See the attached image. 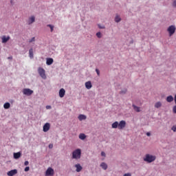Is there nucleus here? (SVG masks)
Instances as JSON below:
<instances>
[{
	"instance_id": "nucleus-3",
	"label": "nucleus",
	"mask_w": 176,
	"mask_h": 176,
	"mask_svg": "<svg viewBox=\"0 0 176 176\" xmlns=\"http://www.w3.org/2000/svg\"><path fill=\"white\" fill-rule=\"evenodd\" d=\"M38 74L40 75V76H41L43 79H46V74H45V71L44 70L43 68H42V67H38Z\"/></svg>"
},
{
	"instance_id": "nucleus-37",
	"label": "nucleus",
	"mask_w": 176,
	"mask_h": 176,
	"mask_svg": "<svg viewBox=\"0 0 176 176\" xmlns=\"http://www.w3.org/2000/svg\"><path fill=\"white\" fill-rule=\"evenodd\" d=\"M49 148H50V149H52V148H53V144H49Z\"/></svg>"
},
{
	"instance_id": "nucleus-42",
	"label": "nucleus",
	"mask_w": 176,
	"mask_h": 176,
	"mask_svg": "<svg viewBox=\"0 0 176 176\" xmlns=\"http://www.w3.org/2000/svg\"><path fill=\"white\" fill-rule=\"evenodd\" d=\"M175 104H176V94H175Z\"/></svg>"
},
{
	"instance_id": "nucleus-29",
	"label": "nucleus",
	"mask_w": 176,
	"mask_h": 176,
	"mask_svg": "<svg viewBox=\"0 0 176 176\" xmlns=\"http://www.w3.org/2000/svg\"><path fill=\"white\" fill-rule=\"evenodd\" d=\"M96 36L98 37V38H101V32H98V33H96Z\"/></svg>"
},
{
	"instance_id": "nucleus-10",
	"label": "nucleus",
	"mask_w": 176,
	"mask_h": 176,
	"mask_svg": "<svg viewBox=\"0 0 176 176\" xmlns=\"http://www.w3.org/2000/svg\"><path fill=\"white\" fill-rule=\"evenodd\" d=\"M74 167H76V171L77 172V173H80V171H82V166H80V164H76L75 166H74Z\"/></svg>"
},
{
	"instance_id": "nucleus-25",
	"label": "nucleus",
	"mask_w": 176,
	"mask_h": 176,
	"mask_svg": "<svg viewBox=\"0 0 176 176\" xmlns=\"http://www.w3.org/2000/svg\"><path fill=\"white\" fill-rule=\"evenodd\" d=\"M79 138H80V140H85L86 139V135H85L84 133H80L79 135Z\"/></svg>"
},
{
	"instance_id": "nucleus-19",
	"label": "nucleus",
	"mask_w": 176,
	"mask_h": 176,
	"mask_svg": "<svg viewBox=\"0 0 176 176\" xmlns=\"http://www.w3.org/2000/svg\"><path fill=\"white\" fill-rule=\"evenodd\" d=\"M29 56H30V58H34V50H32V48H31L29 50Z\"/></svg>"
},
{
	"instance_id": "nucleus-27",
	"label": "nucleus",
	"mask_w": 176,
	"mask_h": 176,
	"mask_svg": "<svg viewBox=\"0 0 176 176\" xmlns=\"http://www.w3.org/2000/svg\"><path fill=\"white\" fill-rule=\"evenodd\" d=\"M47 27H50V30H51V32H53V30L54 29V26H53L52 25H47Z\"/></svg>"
},
{
	"instance_id": "nucleus-33",
	"label": "nucleus",
	"mask_w": 176,
	"mask_h": 176,
	"mask_svg": "<svg viewBox=\"0 0 176 176\" xmlns=\"http://www.w3.org/2000/svg\"><path fill=\"white\" fill-rule=\"evenodd\" d=\"M127 91V89H125L124 91H120V94H125V93Z\"/></svg>"
},
{
	"instance_id": "nucleus-1",
	"label": "nucleus",
	"mask_w": 176,
	"mask_h": 176,
	"mask_svg": "<svg viewBox=\"0 0 176 176\" xmlns=\"http://www.w3.org/2000/svg\"><path fill=\"white\" fill-rule=\"evenodd\" d=\"M82 155V151L80 148H77L72 153V159H76L78 160L80 159V156Z\"/></svg>"
},
{
	"instance_id": "nucleus-13",
	"label": "nucleus",
	"mask_w": 176,
	"mask_h": 176,
	"mask_svg": "<svg viewBox=\"0 0 176 176\" xmlns=\"http://www.w3.org/2000/svg\"><path fill=\"white\" fill-rule=\"evenodd\" d=\"M32 23H35V16H32L29 18L28 24L30 25L32 24Z\"/></svg>"
},
{
	"instance_id": "nucleus-36",
	"label": "nucleus",
	"mask_w": 176,
	"mask_h": 176,
	"mask_svg": "<svg viewBox=\"0 0 176 176\" xmlns=\"http://www.w3.org/2000/svg\"><path fill=\"white\" fill-rule=\"evenodd\" d=\"M24 164L25 166H28V164H30V162L28 161H25Z\"/></svg>"
},
{
	"instance_id": "nucleus-12",
	"label": "nucleus",
	"mask_w": 176,
	"mask_h": 176,
	"mask_svg": "<svg viewBox=\"0 0 176 176\" xmlns=\"http://www.w3.org/2000/svg\"><path fill=\"white\" fill-rule=\"evenodd\" d=\"M64 96H65V89H64V88H61L59 90V97H60V98H63Z\"/></svg>"
},
{
	"instance_id": "nucleus-4",
	"label": "nucleus",
	"mask_w": 176,
	"mask_h": 176,
	"mask_svg": "<svg viewBox=\"0 0 176 176\" xmlns=\"http://www.w3.org/2000/svg\"><path fill=\"white\" fill-rule=\"evenodd\" d=\"M175 26L174 25H170L169 26V28H168L167 31L169 33L170 36H171L172 35H174V34L175 33Z\"/></svg>"
},
{
	"instance_id": "nucleus-7",
	"label": "nucleus",
	"mask_w": 176,
	"mask_h": 176,
	"mask_svg": "<svg viewBox=\"0 0 176 176\" xmlns=\"http://www.w3.org/2000/svg\"><path fill=\"white\" fill-rule=\"evenodd\" d=\"M34 93V91L30 89H23V94H25V96H31Z\"/></svg>"
},
{
	"instance_id": "nucleus-40",
	"label": "nucleus",
	"mask_w": 176,
	"mask_h": 176,
	"mask_svg": "<svg viewBox=\"0 0 176 176\" xmlns=\"http://www.w3.org/2000/svg\"><path fill=\"white\" fill-rule=\"evenodd\" d=\"M101 156H105V153L104 151L101 153Z\"/></svg>"
},
{
	"instance_id": "nucleus-8",
	"label": "nucleus",
	"mask_w": 176,
	"mask_h": 176,
	"mask_svg": "<svg viewBox=\"0 0 176 176\" xmlns=\"http://www.w3.org/2000/svg\"><path fill=\"white\" fill-rule=\"evenodd\" d=\"M43 130L44 133H47L50 130V124L49 122L45 123L43 127Z\"/></svg>"
},
{
	"instance_id": "nucleus-30",
	"label": "nucleus",
	"mask_w": 176,
	"mask_h": 176,
	"mask_svg": "<svg viewBox=\"0 0 176 176\" xmlns=\"http://www.w3.org/2000/svg\"><path fill=\"white\" fill-rule=\"evenodd\" d=\"M171 130H173V131H174V132L176 131V124L174 125V126L172 127Z\"/></svg>"
},
{
	"instance_id": "nucleus-16",
	"label": "nucleus",
	"mask_w": 176,
	"mask_h": 176,
	"mask_svg": "<svg viewBox=\"0 0 176 176\" xmlns=\"http://www.w3.org/2000/svg\"><path fill=\"white\" fill-rule=\"evenodd\" d=\"M53 58H47L46 64L47 65H52L53 64Z\"/></svg>"
},
{
	"instance_id": "nucleus-18",
	"label": "nucleus",
	"mask_w": 176,
	"mask_h": 176,
	"mask_svg": "<svg viewBox=\"0 0 176 176\" xmlns=\"http://www.w3.org/2000/svg\"><path fill=\"white\" fill-rule=\"evenodd\" d=\"M166 101L167 102H173V101H174V98L173 96H169L166 98Z\"/></svg>"
},
{
	"instance_id": "nucleus-15",
	"label": "nucleus",
	"mask_w": 176,
	"mask_h": 176,
	"mask_svg": "<svg viewBox=\"0 0 176 176\" xmlns=\"http://www.w3.org/2000/svg\"><path fill=\"white\" fill-rule=\"evenodd\" d=\"M85 87L88 90H90V88L92 87L91 82L87 81V82H85Z\"/></svg>"
},
{
	"instance_id": "nucleus-17",
	"label": "nucleus",
	"mask_w": 176,
	"mask_h": 176,
	"mask_svg": "<svg viewBox=\"0 0 176 176\" xmlns=\"http://www.w3.org/2000/svg\"><path fill=\"white\" fill-rule=\"evenodd\" d=\"M21 157V153H20V152L14 153V158L20 159Z\"/></svg>"
},
{
	"instance_id": "nucleus-26",
	"label": "nucleus",
	"mask_w": 176,
	"mask_h": 176,
	"mask_svg": "<svg viewBox=\"0 0 176 176\" xmlns=\"http://www.w3.org/2000/svg\"><path fill=\"white\" fill-rule=\"evenodd\" d=\"M120 20H122L121 19H120V16H116V18H115V21H116V23H119L120 21Z\"/></svg>"
},
{
	"instance_id": "nucleus-5",
	"label": "nucleus",
	"mask_w": 176,
	"mask_h": 176,
	"mask_svg": "<svg viewBox=\"0 0 176 176\" xmlns=\"http://www.w3.org/2000/svg\"><path fill=\"white\" fill-rule=\"evenodd\" d=\"M46 176H52L54 175V170L52 168H48L45 172Z\"/></svg>"
},
{
	"instance_id": "nucleus-24",
	"label": "nucleus",
	"mask_w": 176,
	"mask_h": 176,
	"mask_svg": "<svg viewBox=\"0 0 176 176\" xmlns=\"http://www.w3.org/2000/svg\"><path fill=\"white\" fill-rule=\"evenodd\" d=\"M162 107V102H157L155 104V108H160Z\"/></svg>"
},
{
	"instance_id": "nucleus-28",
	"label": "nucleus",
	"mask_w": 176,
	"mask_h": 176,
	"mask_svg": "<svg viewBox=\"0 0 176 176\" xmlns=\"http://www.w3.org/2000/svg\"><path fill=\"white\" fill-rule=\"evenodd\" d=\"M30 43H32V42H35V37H32L30 41Z\"/></svg>"
},
{
	"instance_id": "nucleus-11",
	"label": "nucleus",
	"mask_w": 176,
	"mask_h": 176,
	"mask_svg": "<svg viewBox=\"0 0 176 176\" xmlns=\"http://www.w3.org/2000/svg\"><path fill=\"white\" fill-rule=\"evenodd\" d=\"M10 39V36H3L1 37L2 43H6Z\"/></svg>"
},
{
	"instance_id": "nucleus-20",
	"label": "nucleus",
	"mask_w": 176,
	"mask_h": 176,
	"mask_svg": "<svg viewBox=\"0 0 176 176\" xmlns=\"http://www.w3.org/2000/svg\"><path fill=\"white\" fill-rule=\"evenodd\" d=\"M3 108L5 109H9L10 108V103L9 102H6L4 104H3Z\"/></svg>"
},
{
	"instance_id": "nucleus-22",
	"label": "nucleus",
	"mask_w": 176,
	"mask_h": 176,
	"mask_svg": "<svg viewBox=\"0 0 176 176\" xmlns=\"http://www.w3.org/2000/svg\"><path fill=\"white\" fill-rule=\"evenodd\" d=\"M78 119H79V120H86V116H85L83 114H80L78 116Z\"/></svg>"
},
{
	"instance_id": "nucleus-31",
	"label": "nucleus",
	"mask_w": 176,
	"mask_h": 176,
	"mask_svg": "<svg viewBox=\"0 0 176 176\" xmlns=\"http://www.w3.org/2000/svg\"><path fill=\"white\" fill-rule=\"evenodd\" d=\"M173 113H176V105L173 107Z\"/></svg>"
},
{
	"instance_id": "nucleus-14",
	"label": "nucleus",
	"mask_w": 176,
	"mask_h": 176,
	"mask_svg": "<svg viewBox=\"0 0 176 176\" xmlns=\"http://www.w3.org/2000/svg\"><path fill=\"white\" fill-rule=\"evenodd\" d=\"M112 129H119V122L116 121L111 125Z\"/></svg>"
},
{
	"instance_id": "nucleus-35",
	"label": "nucleus",
	"mask_w": 176,
	"mask_h": 176,
	"mask_svg": "<svg viewBox=\"0 0 176 176\" xmlns=\"http://www.w3.org/2000/svg\"><path fill=\"white\" fill-rule=\"evenodd\" d=\"M46 109H52V106H50V105H47V106H46Z\"/></svg>"
},
{
	"instance_id": "nucleus-9",
	"label": "nucleus",
	"mask_w": 176,
	"mask_h": 176,
	"mask_svg": "<svg viewBox=\"0 0 176 176\" xmlns=\"http://www.w3.org/2000/svg\"><path fill=\"white\" fill-rule=\"evenodd\" d=\"M16 174H17V169H14L8 171L7 173V175L13 176V175H16Z\"/></svg>"
},
{
	"instance_id": "nucleus-23",
	"label": "nucleus",
	"mask_w": 176,
	"mask_h": 176,
	"mask_svg": "<svg viewBox=\"0 0 176 176\" xmlns=\"http://www.w3.org/2000/svg\"><path fill=\"white\" fill-rule=\"evenodd\" d=\"M133 108L136 112H140L141 109H140V107L135 106V104H133Z\"/></svg>"
},
{
	"instance_id": "nucleus-6",
	"label": "nucleus",
	"mask_w": 176,
	"mask_h": 176,
	"mask_svg": "<svg viewBox=\"0 0 176 176\" xmlns=\"http://www.w3.org/2000/svg\"><path fill=\"white\" fill-rule=\"evenodd\" d=\"M124 127H126V121L121 120L118 123V130H123V129H124Z\"/></svg>"
},
{
	"instance_id": "nucleus-41",
	"label": "nucleus",
	"mask_w": 176,
	"mask_h": 176,
	"mask_svg": "<svg viewBox=\"0 0 176 176\" xmlns=\"http://www.w3.org/2000/svg\"><path fill=\"white\" fill-rule=\"evenodd\" d=\"M146 135H147L148 137L151 136V133L147 132V133H146Z\"/></svg>"
},
{
	"instance_id": "nucleus-34",
	"label": "nucleus",
	"mask_w": 176,
	"mask_h": 176,
	"mask_svg": "<svg viewBox=\"0 0 176 176\" xmlns=\"http://www.w3.org/2000/svg\"><path fill=\"white\" fill-rule=\"evenodd\" d=\"M96 73H97V75H98V76H100V70H98V69H96Z\"/></svg>"
},
{
	"instance_id": "nucleus-38",
	"label": "nucleus",
	"mask_w": 176,
	"mask_h": 176,
	"mask_svg": "<svg viewBox=\"0 0 176 176\" xmlns=\"http://www.w3.org/2000/svg\"><path fill=\"white\" fill-rule=\"evenodd\" d=\"M173 6H174L175 8H176V0H175V1H173Z\"/></svg>"
},
{
	"instance_id": "nucleus-39",
	"label": "nucleus",
	"mask_w": 176,
	"mask_h": 176,
	"mask_svg": "<svg viewBox=\"0 0 176 176\" xmlns=\"http://www.w3.org/2000/svg\"><path fill=\"white\" fill-rule=\"evenodd\" d=\"M124 176H131V173H125Z\"/></svg>"
},
{
	"instance_id": "nucleus-21",
	"label": "nucleus",
	"mask_w": 176,
	"mask_h": 176,
	"mask_svg": "<svg viewBox=\"0 0 176 176\" xmlns=\"http://www.w3.org/2000/svg\"><path fill=\"white\" fill-rule=\"evenodd\" d=\"M100 167H102V168H103V170H107V168H108V165H107V164H105L104 162H102L100 164Z\"/></svg>"
},
{
	"instance_id": "nucleus-2",
	"label": "nucleus",
	"mask_w": 176,
	"mask_h": 176,
	"mask_svg": "<svg viewBox=\"0 0 176 176\" xmlns=\"http://www.w3.org/2000/svg\"><path fill=\"white\" fill-rule=\"evenodd\" d=\"M155 160H156V156L150 154H146L144 158V161L147 163H152V162H155Z\"/></svg>"
},
{
	"instance_id": "nucleus-32",
	"label": "nucleus",
	"mask_w": 176,
	"mask_h": 176,
	"mask_svg": "<svg viewBox=\"0 0 176 176\" xmlns=\"http://www.w3.org/2000/svg\"><path fill=\"white\" fill-rule=\"evenodd\" d=\"M25 171L27 173V171H30V166H26L25 168Z\"/></svg>"
}]
</instances>
